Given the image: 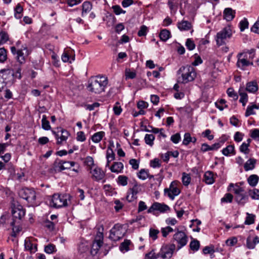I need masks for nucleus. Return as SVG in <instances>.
<instances>
[{
  "label": "nucleus",
  "instance_id": "nucleus-1",
  "mask_svg": "<svg viewBox=\"0 0 259 259\" xmlns=\"http://www.w3.org/2000/svg\"><path fill=\"white\" fill-rule=\"evenodd\" d=\"M107 84V77L103 76H96L90 78L87 88L90 92L100 94L105 91Z\"/></svg>",
  "mask_w": 259,
  "mask_h": 259
},
{
  "label": "nucleus",
  "instance_id": "nucleus-2",
  "mask_svg": "<svg viewBox=\"0 0 259 259\" xmlns=\"http://www.w3.org/2000/svg\"><path fill=\"white\" fill-rule=\"evenodd\" d=\"M178 73L181 74V77H179V82L183 83L193 81L196 76L194 68L188 65L181 67Z\"/></svg>",
  "mask_w": 259,
  "mask_h": 259
},
{
  "label": "nucleus",
  "instance_id": "nucleus-3",
  "mask_svg": "<svg viewBox=\"0 0 259 259\" xmlns=\"http://www.w3.org/2000/svg\"><path fill=\"white\" fill-rule=\"evenodd\" d=\"M70 196L67 194H55L51 199L50 206L55 208L66 206L68 205V200Z\"/></svg>",
  "mask_w": 259,
  "mask_h": 259
},
{
  "label": "nucleus",
  "instance_id": "nucleus-4",
  "mask_svg": "<svg viewBox=\"0 0 259 259\" xmlns=\"http://www.w3.org/2000/svg\"><path fill=\"white\" fill-rule=\"evenodd\" d=\"M75 162L73 161H66L61 160H56L53 163L52 167L50 169L51 172H59L66 169L74 166Z\"/></svg>",
  "mask_w": 259,
  "mask_h": 259
},
{
  "label": "nucleus",
  "instance_id": "nucleus-5",
  "mask_svg": "<svg viewBox=\"0 0 259 259\" xmlns=\"http://www.w3.org/2000/svg\"><path fill=\"white\" fill-rule=\"evenodd\" d=\"M176 233L173 236L172 241L177 244L178 249L186 245L188 242V237L184 231H180L178 229H175Z\"/></svg>",
  "mask_w": 259,
  "mask_h": 259
},
{
  "label": "nucleus",
  "instance_id": "nucleus-6",
  "mask_svg": "<svg viewBox=\"0 0 259 259\" xmlns=\"http://www.w3.org/2000/svg\"><path fill=\"white\" fill-rule=\"evenodd\" d=\"M125 233L126 230L122 225L116 224L110 230L109 238L113 241H116L122 238Z\"/></svg>",
  "mask_w": 259,
  "mask_h": 259
},
{
  "label": "nucleus",
  "instance_id": "nucleus-7",
  "mask_svg": "<svg viewBox=\"0 0 259 259\" xmlns=\"http://www.w3.org/2000/svg\"><path fill=\"white\" fill-rule=\"evenodd\" d=\"M232 36V30L230 26L224 28L221 31L219 32L216 35L217 44L219 46L223 45L225 43L228 38H230Z\"/></svg>",
  "mask_w": 259,
  "mask_h": 259
},
{
  "label": "nucleus",
  "instance_id": "nucleus-8",
  "mask_svg": "<svg viewBox=\"0 0 259 259\" xmlns=\"http://www.w3.org/2000/svg\"><path fill=\"white\" fill-rule=\"evenodd\" d=\"M176 249L174 243L163 245L159 251L160 256L163 259H169L171 257Z\"/></svg>",
  "mask_w": 259,
  "mask_h": 259
},
{
  "label": "nucleus",
  "instance_id": "nucleus-9",
  "mask_svg": "<svg viewBox=\"0 0 259 259\" xmlns=\"http://www.w3.org/2000/svg\"><path fill=\"white\" fill-rule=\"evenodd\" d=\"M12 214L14 219H15L11 222V225L13 226L15 222H16L17 220H20L25 215V211L21 205L14 204L12 208Z\"/></svg>",
  "mask_w": 259,
  "mask_h": 259
},
{
  "label": "nucleus",
  "instance_id": "nucleus-10",
  "mask_svg": "<svg viewBox=\"0 0 259 259\" xmlns=\"http://www.w3.org/2000/svg\"><path fill=\"white\" fill-rule=\"evenodd\" d=\"M165 194H167L169 198L173 200L175 196L180 193V190L178 188V182L173 181L171 183L168 188H165L164 190Z\"/></svg>",
  "mask_w": 259,
  "mask_h": 259
},
{
  "label": "nucleus",
  "instance_id": "nucleus-11",
  "mask_svg": "<svg viewBox=\"0 0 259 259\" xmlns=\"http://www.w3.org/2000/svg\"><path fill=\"white\" fill-rule=\"evenodd\" d=\"M19 195L29 202L32 203L36 198V193L34 190L29 188H23L19 191Z\"/></svg>",
  "mask_w": 259,
  "mask_h": 259
},
{
  "label": "nucleus",
  "instance_id": "nucleus-12",
  "mask_svg": "<svg viewBox=\"0 0 259 259\" xmlns=\"http://www.w3.org/2000/svg\"><path fill=\"white\" fill-rule=\"evenodd\" d=\"M238 60L236 63L237 66L242 70H244L245 67L250 65H253V63L247 60V54L245 53H240L237 55Z\"/></svg>",
  "mask_w": 259,
  "mask_h": 259
},
{
  "label": "nucleus",
  "instance_id": "nucleus-13",
  "mask_svg": "<svg viewBox=\"0 0 259 259\" xmlns=\"http://www.w3.org/2000/svg\"><path fill=\"white\" fill-rule=\"evenodd\" d=\"M52 133L57 139V144L59 145H62L63 142L67 140L70 135L67 131L62 128L59 130L57 132L53 131Z\"/></svg>",
  "mask_w": 259,
  "mask_h": 259
},
{
  "label": "nucleus",
  "instance_id": "nucleus-14",
  "mask_svg": "<svg viewBox=\"0 0 259 259\" xmlns=\"http://www.w3.org/2000/svg\"><path fill=\"white\" fill-rule=\"evenodd\" d=\"M141 191V187L140 185L136 183L133 188H130L127 192L126 199L129 202H132L137 198V195Z\"/></svg>",
  "mask_w": 259,
  "mask_h": 259
},
{
  "label": "nucleus",
  "instance_id": "nucleus-15",
  "mask_svg": "<svg viewBox=\"0 0 259 259\" xmlns=\"http://www.w3.org/2000/svg\"><path fill=\"white\" fill-rule=\"evenodd\" d=\"M30 52L26 46L22 47L17 51L16 58L20 64L25 63L26 57L29 55Z\"/></svg>",
  "mask_w": 259,
  "mask_h": 259
},
{
  "label": "nucleus",
  "instance_id": "nucleus-16",
  "mask_svg": "<svg viewBox=\"0 0 259 259\" xmlns=\"http://www.w3.org/2000/svg\"><path fill=\"white\" fill-rule=\"evenodd\" d=\"M234 193L236 194L235 199L238 203L244 204L247 199V196L243 194V189L239 187H237L233 190Z\"/></svg>",
  "mask_w": 259,
  "mask_h": 259
},
{
  "label": "nucleus",
  "instance_id": "nucleus-17",
  "mask_svg": "<svg viewBox=\"0 0 259 259\" xmlns=\"http://www.w3.org/2000/svg\"><path fill=\"white\" fill-rule=\"evenodd\" d=\"M11 73L9 70H2L0 71V91L6 85L7 80L11 76Z\"/></svg>",
  "mask_w": 259,
  "mask_h": 259
},
{
  "label": "nucleus",
  "instance_id": "nucleus-18",
  "mask_svg": "<svg viewBox=\"0 0 259 259\" xmlns=\"http://www.w3.org/2000/svg\"><path fill=\"white\" fill-rule=\"evenodd\" d=\"M90 173L92 174V178L97 181L102 180L105 177V173L102 169L98 167L92 169L91 168Z\"/></svg>",
  "mask_w": 259,
  "mask_h": 259
},
{
  "label": "nucleus",
  "instance_id": "nucleus-19",
  "mask_svg": "<svg viewBox=\"0 0 259 259\" xmlns=\"http://www.w3.org/2000/svg\"><path fill=\"white\" fill-rule=\"evenodd\" d=\"M235 11L231 8H226L223 13L224 18L227 21H231L235 17Z\"/></svg>",
  "mask_w": 259,
  "mask_h": 259
},
{
  "label": "nucleus",
  "instance_id": "nucleus-20",
  "mask_svg": "<svg viewBox=\"0 0 259 259\" xmlns=\"http://www.w3.org/2000/svg\"><path fill=\"white\" fill-rule=\"evenodd\" d=\"M106 157L107 159L106 167H108L109 166L110 163L115 159V154L110 146L107 148Z\"/></svg>",
  "mask_w": 259,
  "mask_h": 259
},
{
  "label": "nucleus",
  "instance_id": "nucleus-21",
  "mask_svg": "<svg viewBox=\"0 0 259 259\" xmlns=\"http://www.w3.org/2000/svg\"><path fill=\"white\" fill-rule=\"evenodd\" d=\"M123 168V164L120 162H114L110 166V169L112 172L120 173Z\"/></svg>",
  "mask_w": 259,
  "mask_h": 259
},
{
  "label": "nucleus",
  "instance_id": "nucleus-22",
  "mask_svg": "<svg viewBox=\"0 0 259 259\" xmlns=\"http://www.w3.org/2000/svg\"><path fill=\"white\" fill-rule=\"evenodd\" d=\"M103 244V241L102 240H95V241L93 242V245H92V248H91V253L92 255H95V254H96L99 249L100 248L101 246H102Z\"/></svg>",
  "mask_w": 259,
  "mask_h": 259
},
{
  "label": "nucleus",
  "instance_id": "nucleus-23",
  "mask_svg": "<svg viewBox=\"0 0 259 259\" xmlns=\"http://www.w3.org/2000/svg\"><path fill=\"white\" fill-rule=\"evenodd\" d=\"M259 243V237L255 236L252 238L250 236L247 239V246L249 249H253L255 245Z\"/></svg>",
  "mask_w": 259,
  "mask_h": 259
},
{
  "label": "nucleus",
  "instance_id": "nucleus-24",
  "mask_svg": "<svg viewBox=\"0 0 259 259\" xmlns=\"http://www.w3.org/2000/svg\"><path fill=\"white\" fill-rule=\"evenodd\" d=\"M25 248L31 253H34L37 251V245L32 244L29 239L25 240Z\"/></svg>",
  "mask_w": 259,
  "mask_h": 259
},
{
  "label": "nucleus",
  "instance_id": "nucleus-25",
  "mask_svg": "<svg viewBox=\"0 0 259 259\" xmlns=\"http://www.w3.org/2000/svg\"><path fill=\"white\" fill-rule=\"evenodd\" d=\"M239 94L240 96L239 101L245 106L248 101V96L245 92L243 88H240L239 90Z\"/></svg>",
  "mask_w": 259,
  "mask_h": 259
},
{
  "label": "nucleus",
  "instance_id": "nucleus-26",
  "mask_svg": "<svg viewBox=\"0 0 259 259\" xmlns=\"http://www.w3.org/2000/svg\"><path fill=\"white\" fill-rule=\"evenodd\" d=\"M105 134L104 132L101 131L95 133L92 137L91 139L94 143H98L100 142L103 138L105 136Z\"/></svg>",
  "mask_w": 259,
  "mask_h": 259
},
{
  "label": "nucleus",
  "instance_id": "nucleus-27",
  "mask_svg": "<svg viewBox=\"0 0 259 259\" xmlns=\"http://www.w3.org/2000/svg\"><path fill=\"white\" fill-rule=\"evenodd\" d=\"M258 90V86L256 82L251 81L246 84V90L250 93H255Z\"/></svg>",
  "mask_w": 259,
  "mask_h": 259
},
{
  "label": "nucleus",
  "instance_id": "nucleus-28",
  "mask_svg": "<svg viewBox=\"0 0 259 259\" xmlns=\"http://www.w3.org/2000/svg\"><path fill=\"white\" fill-rule=\"evenodd\" d=\"M204 180L207 184H212L214 181L213 174L211 171H206L204 176Z\"/></svg>",
  "mask_w": 259,
  "mask_h": 259
},
{
  "label": "nucleus",
  "instance_id": "nucleus-29",
  "mask_svg": "<svg viewBox=\"0 0 259 259\" xmlns=\"http://www.w3.org/2000/svg\"><path fill=\"white\" fill-rule=\"evenodd\" d=\"M256 160L253 158L248 159L244 164V169L246 171L253 169L255 167Z\"/></svg>",
  "mask_w": 259,
  "mask_h": 259
},
{
  "label": "nucleus",
  "instance_id": "nucleus-30",
  "mask_svg": "<svg viewBox=\"0 0 259 259\" xmlns=\"http://www.w3.org/2000/svg\"><path fill=\"white\" fill-rule=\"evenodd\" d=\"M154 205L155 210H158L161 212H164L170 209L169 207L165 204L155 202Z\"/></svg>",
  "mask_w": 259,
  "mask_h": 259
},
{
  "label": "nucleus",
  "instance_id": "nucleus-31",
  "mask_svg": "<svg viewBox=\"0 0 259 259\" xmlns=\"http://www.w3.org/2000/svg\"><path fill=\"white\" fill-rule=\"evenodd\" d=\"M88 249L87 242L85 241L81 240L78 245V251L80 254L87 252Z\"/></svg>",
  "mask_w": 259,
  "mask_h": 259
},
{
  "label": "nucleus",
  "instance_id": "nucleus-32",
  "mask_svg": "<svg viewBox=\"0 0 259 259\" xmlns=\"http://www.w3.org/2000/svg\"><path fill=\"white\" fill-rule=\"evenodd\" d=\"M178 26L181 30H188L191 28L192 25L187 21H182L178 23Z\"/></svg>",
  "mask_w": 259,
  "mask_h": 259
},
{
  "label": "nucleus",
  "instance_id": "nucleus-33",
  "mask_svg": "<svg viewBox=\"0 0 259 259\" xmlns=\"http://www.w3.org/2000/svg\"><path fill=\"white\" fill-rule=\"evenodd\" d=\"M92 9V5L89 2H85L82 5V16L89 13Z\"/></svg>",
  "mask_w": 259,
  "mask_h": 259
},
{
  "label": "nucleus",
  "instance_id": "nucleus-34",
  "mask_svg": "<svg viewBox=\"0 0 259 259\" xmlns=\"http://www.w3.org/2000/svg\"><path fill=\"white\" fill-rule=\"evenodd\" d=\"M259 180V177L256 175H250L247 179V182L249 185L254 187L255 186Z\"/></svg>",
  "mask_w": 259,
  "mask_h": 259
},
{
  "label": "nucleus",
  "instance_id": "nucleus-35",
  "mask_svg": "<svg viewBox=\"0 0 259 259\" xmlns=\"http://www.w3.org/2000/svg\"><path fill=\"white\" fill-rule=\"evenodd\" d=\"M170 35V32L167 29L162 30L159 33V37L162 41H165L168 40Z\"/></svg>",
  "mask_w": 259,
  "mask_h": 259
},
{
  "label": "nucleus",
  "instance_id": "nucleus-36",
  "mask_svg": "<svg viewBox=\"0 0 259 259\" xmlns=\"http://www.w3.org/2000/svg\"><path fill=\"white\" fill-rule=\"evenodd\" d=\"M258 106L255 104L248 106L245 112V116L247 117L251 115L255 114V112H254V109H258Z\"/></svg>",
  "mask_w": 259,
  "mask_h": 259
},
{
  "label": "nucleus",
  "instance_id": "nucleus-37",
  "mask_svg": "<svg viewBox=\"0 0 259 259\" xmlns=\"http://www.w3.org/2000/svg\"><path fill=\"white\" fill-rule=\"evenodd\" d=\"M223 154L225 156H228L230 154H234V146L230 145L222 150Z\"/></svg>",
  "mask_w": 259,
  "mask_h": 259
},
{
  "label": "nucleus",
  "instance_id": "nucleus-38",
  "mask_svg": "<svg viewBox=\"0 0 259 259\" xmlns=\"http://www.w3.org/2000/svg\"><path fill=\"white\" fill-rule=\"evenodd\" d=\"M128 178L123 175L119 176L117 178V183L119 185L125 186L127 185Z\"/></svg>",
  "mask_w": 259,
  "mask_h": 259
},
{
  "label": "nucleus",
  "instance_id": "nucleus-39",
  "mask_svg": "<svg viewBox=\"0 0 259 259\" xmlns=\"http://www.w3.org/2000/svg\"><path fill=\"white\" fill-rule=\"evenodd\" d=\"M138 178L142 180H145L149 177L148 170L145 169H141L138 174Z\"/></svg>",
  "mask_w": 259,
  "mask_h": 259
},
{
  "label": "nucleus",
  "instance_id": "nucleus-40",
  "mask_svg": "<svg viewBox=\"0 0 259 259\" xmlns=\"http://www.w3.org/2000/svg\"><path fill=\"white\" fill-rule=\"evenodd\" d=\"M160 257L159 252L156 253L154 250L145 254V259H156Z\"/></svg>",
  "mask_w": 259,
  "mask_h": 259
},
{
  "label": "nucleus",
  "instance_id": "nucleus-41",
  "mask_svg": "<svg viewBox=\"0 0 259 259\" xmlns=\"http://www.w3.org/2000/svg\"><path fill=\"white\" fill-rule=\"evenodd\" d=\"M155 139V137L152 134H146L145 137V143L152 146L153 145V141Z\"/></svg>",
  "mask_w": 259,
  "mask_h": 259
},
{
  "label": "nucleus",
  "instance_id": "nucleus-42",
  "mask_svg": "<svg viewBox=\"0 0 259 259\" xmlns=\"http://www.w3.org/2000/svg\"><path fill=\"white\" fill-rule=\"evenodd\" d=\"M23 8L20 4H18L15 9V17L17 19H20L22 17V13L23 12Z\"/></svg>",
  "mask_w": 259,
  "mask_h": 259
},
{
  "label": "nucleus",
  "instance_id": "nucleus-43",
  "mask_svg": "<svg viewBox=\"0 0 259 259\" xmlns=\"http://www.w3.org/2000/svg\"><path fill=\"white\" fill-rule=\"evenodd\" d=\"M182 180L184 185L188 186L191 182L190 176L188 174L183 172Z\"/></svg>",
  "mask_w": 259,
  "mask_h": 259
},
{
  "label": "nucleus",
  "instance_id": "nucleus-44",
  "mask_svg": "<svg viewBox=\"0 0 259 259\" xmlns=\"http://www.w3.org/2000/svg\"><path fill=\"white\" fill-rule=\"evenodd\" d=\"M41 121L42 127L45 130H49L51 129V126L50 125L49 121L47 119V116L45 115L42 116Z\"/></svg>",
  "mask_w": 259,
  "mask_h": 259
},
{
  "label": "nucleus",
  "instance_id": "nucleus-45",
  "mask_svg": "<svg viewBox=\"0 0 259 259\" xmlns=\"http://www.w3.org/2000/svg\"><path fill=\"white\" fill-rule=\"evenodd\" d=\"M7 59V51L4 48H0V62L4 63Z\"/></svg>",
  "mask_w": 259,
  "mask_h": 259
},
{
  "label": "nucleus",
  "instance_id": "nucleus-46",
  "mask_svg": "<svg viewBox=\"0 0 259 259\" xmlns=\"http://www.w3.org/2000/svg\"><path fill=\"white\" fill-rule=\"evenodd\" d=\"M131 244V241L130 240H125L124 242H123L120 246V249L123 251H128L129 250V245Z\"/></svg>",
  "mask_w": 259,
  "mask_h": 259
},
{
  "label": "nucleus",
  "instance_id": "nucleus-47",
  "mask_svg": "<svg viewBox=\"0 0 259 259\" xmlns=\"http://www.w3.org/2000/svg\"><path fill=\"white\" fill-rule=\"evenodd\" d=\"M173 231L174 229L169 226L162 228L161 230V233L164 237H166L169 233L172 232Z\"/></svg>",
  "mask_w": 259,
  "mask_h": 259
},
{
  "label": "nucleus",
  "instance_id": "nucleus-48",
  "mask_svg": "<svg viewBox=\"0 0 259 259\" xmlns=\"http://www.w3.org/2000/svg\"><path fill=\"white\" fill-rule=\"evenodd\" d=\"M247 217L246 218V220L245 221V224L246 225H251L254 222V218L255 215L252 214H249L247 213Z\"/></svg>",
  "mask_w": 259,
  "mask_h": 259
},
{
  "label": "nucleus",
  "instance_id": "nucleus-49",
  "mask_svg": "<svg viewBox=\"0 0 259 259\" xmlns=\"http://www.w3.org/2000/svg\"><path fill=\"white\" fill-rule=\"evenodd\" d=\"M233 196L230 193H227L221 199L222 202L230 203L232 201Z\"/></svg>",
  "mask_w": 259,
  "mask_h": 259
},
{
  "label": "nucleus",
  "instance_id": "nucleus-50",
  "mask_svg": "<svg viewBox=\"0 0 259 259\" xmlns=\"http://www.w3.org/2000/svg\"><path fill=\"white\" fill-rule=\"evenodd\" d=\"M112 8L114 13L117 15L125 13V11L122 10L118 5L113 6Z\"/></svg>",
  "mask_w": 259,
  "mask_h": 259
},
{
  "label": "nucleus",
  "instance_id": "nucleus-51",
  "mask_svg": "<svg viewBox=\"0 0 259 259\" xmlns=\"http://www.w3.org/2000/svg\"><path fill=\"white\" fill-rule=\"evenodd\" d=\"M150 165L153 168H157L161 166V162L158 158H154L150 162Z\"/></svg>",
  "mask_w": 259,
  "mask_h": 259
},
{
  "label": "nucleus",
  "instance_id": "nucleus-52",
  "mask_svg": "<svg viewBox=\"0 0 259 259\" xmlns=\"http://www.w3.org/2000/svg\"><path fill=\"white\" fill-rule=\"evenodd\" d=\"M199 242L197 240H193L190 242V247L194 251H197L199 248Z\"/></svg>",
  "mask_w": 259,
  "mask_h": 259
},
{
  "label": "nucleus",
  "instance_id": "nucleus-53",
  "mask_svg": "<svg viewBox=\"0 0 259 259\" xmlns=\"http://www.w3.org/2000/svg\"><path fill=\"white\" fill-rule=\"evenodd\" d=\"M248 147V143H246V142H244L240 146V150L241 152H243L245 154H248L249 152Z\"/></svg>",
  "mask_w": 259,
  "mask_h": 259
},
{
  "label": "nucleus",
  "instance_id": "nucleus-54",
  "mask_svg": "<svg viewBox=\"0 0 259 259\" xmlns=\"http://www.w3.org/2000/svg\"><path fill=\"white\" fill-rule=\"evenodd\" d=\"M192 138L191 137L190 134L188 133H186L184 135V140L183 141V144L185 145H188L191 141H192Z\"/></svg>",
  "mask_w": 259,
  "mask_h": 259
},
{
  "label": "nucleus",
  "instance_id": "nucleus-55",
  "mask_svg": "<svg viewBox=\"0 0 259 259\" xmlns=\"http://www.w3.org/2000/svg\"><path fill=\"white\" fill-rule=\"evenodd\" d=\"M227 94L230 97L232 98L234 100L238 99V95L232 88H229L227 90Z\"/></svg>",
  "mask_w": 259,
  "mask_h": 259
},
{
  "label": "nucleus",
  "instance_id": "nucleus-56",
  "mask_svg": "<svg viewBox=\"0 0 259 259\" xmlns=\"http://www.w3.org/2000/svg\"><path fill=\"white\" fill-rule=\"evenodd\" d=\"M186 46L187 49L189 50H193L195 48V45L194 41L190 38L187 39L186 42Z\"/></svg>",
  "mask_w": 259,
  "mask_h": 259
},
{
  "label": "nucleus",
  "instance_id": "nucleus-57",
  "mask_svg": "<svg viewBox=\"0 0 259 259\" xmlns=\"http://www.w3.org/2000/svg\"><path fill=\"white\" fill-rule=\"evenodd\" d=\"M249 195L253 199H259V190L256 189H254L249 192Z\"/></svg>",
  "mask_w": 259,
  "mask_h": 259
},
{
  "label": "nucleus",
  "instance_id": "nucleus-58",
  "mask_svg": "<svg viewBox=\"0 0 259 259\" xmlns=\"http://www.w3.org/2000/svg\"><path fill=\"white\" fill-rule=\"evenodd\" d=\"M126 79H133L135 78L136 73L134 71H131L129 69H126L125 72Z\"/></svg>",
  "mask_w": 259,
  "mask_h": 259
},
{
  "label": "nucleus",
  "instance_id": "nucleus-59",
  "mask_svg": "<svg viewBox=\"0 0 259 259\" xmlns=\"http://www.w3.org/2000/svg\"><path fill=\"white\" fill-rule=\"evenodd\" d=\"M113 111L115 115H118L121 113L122 111V109L121 108L120 104L118 102H116L115 105L114 106Z\"/></svg>",
  "mask_w": 259,
  "mask_h": 259
},
{
  "label": "nucleus",
  "instance_id": "nucleus-60",
  "mask_svg": "<svg viewBox=\"0 0 259 259\" xmlns=\"http://www.w3.org/2000/svg\"><path fill=\"white\" fill-rule=\"evenodd\" d=\"M8 34L4 32L0 33V45L5 43L8 40Z\"/></svg>",
  "mask_w": 259,
  "mask_h": 259
},
{
  "label": "nucleus",
  "instance_id": "nucleus-61",
  "mask_svg": "<svg viewBox=\"0 0 259 259\" xmlns=\"http://www.w3.org/2000/svg\"><path fill=\"white\" fill-rule=\"evenodd\" d=\"M171 141L175 144H177L181 140V136L179 133H176L171 136Z\"/></svg>",
  "mask_w": 259,
  "mask_h": 259
},
{
  "label": "nucleus",
  "instance_id": "nucleus-62",
  "mask_svg": "<svg viewBox=\"0 0 259 259\" xmlns=\"http://www.w3.org/2000/svg\"><path fill=\"white\" fill-rule=\"evenodd\" d=\"M55 246L53 244H49L45 248V251L49 254L52 253L55 251Z\"/></svg>",
  "mask_w": 259,
  "mask_h": 259
},
{
  "label": "nucleus",
  "instance_id": "nucleus-63",
  "mask_svg": "<svg viewBox=\"0 0 259 259\" xmlns=\"http://www.w3.org/2000/svg\"><path fill=\"white\" fill-rule=\"evenodd\" d=\"M76 135V139L78 141L83 142L86 139L85 134L83 132H77Z\"/></svg>",
  "mask_w": 259,
  "mask_h": 259
},
{
  "label": "nucleus",
  "instance_id": "nucleus-64",
  "mask_svg": "<svg viewBox=\"0 0 259 259\" xmlns=\"http://www.w3.org/2000/svg\"><path fill=\"white\" fill-rule=\"evenodd\" d=\"M248 26V22L246 19H244L240 22V29L243 31Z\"/></svg>",
  "mask_w": 259,
  "mask_h": 259
}]
</instances>
